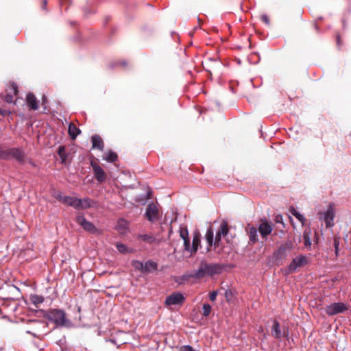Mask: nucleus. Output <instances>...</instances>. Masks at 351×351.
I'll list each match as a JSON object with an SVG mask.
<instances>
[{
  "label": "nucleus",
  "mask_w": 351,
  "mask_h": 351,
  "mask_svg": "<svg viewBox=\"0 0 351 351\" xmlns=\"http://www.w3.org/2000/svg\"><path fill=\"white\" fill-rule=\"evenodd\" d=\"M5 114H6V111L0 108V114L2 116H5Z\"/></svg>",
  "instance_id": "obj_50"
},
{
  "label": "nucleus",
  "mask_w": 351,
  "mask_h": 351,
  "mask_svg": "<svg viewBox=\"0 0 351 351\" xmlns=\"http://www.w3.org/2000/svg\"><path fill=\"white\" fill-rule=\"evenodd\" d=\"M200 237L201 235L198 232L193 233L191 253H195L197 252L198 247L200 245Z\"/></svg>",
  "instance_id": "obj_22"
},
{
  "label": "nucleus",
  "mask_w": 351,
  "mask_h": 351,
  "mask_svg": "<svg viewBox=\"0 0 351 351\" xmlns=\"http://www.w3.org/2000/svg\"><path fill=\"white\" fill-rule=\"evenodd\" d=\"M206 275H207L206 271L204 269V266L203 262L200 263V265L197 271H195L193 274L189 276H183V279H188L189 278H194L197 279L202 278Z\"/></svg>",
  "instance_id": "obj_16"
},
{
  "label": "nucleus",
  "mask_w": 351,
  "mask_h": 351,
  "mask_svg": "<svg viewBox=\"0 0 351 351\" xmlns=\"http://www.w3.org/2000/svg\"><path fill=\"white\" fill-rule=\"evenodd\" d=\"M313 27H314L315 29L317 32H318V30H319V27H318V26H317L316 24H314V25H313Z\"/></svg>",
  "instance_id": "obj_55"
},
{
  "label": "nucleus",
  "mask_w": 351,
  "mask_h": 351,
  "mask_svg": "<svg viewBox=\"0 0 351 351\" xmlns=\"http://www.w3.org/2000/svg\"><path fill=\"white\" fill-rule=\"evenodd\" d=\"M42 100V105H45V102L47 101V97L45 95H43Z\"/></svg>",
  "instance_id": "obj_52"
},
{
  "label": "nucleus",
  "mask_w": 351,
  "mask_h": 351,
  "mask_svg": "<svg viewBox=\"0 0 351 351\" xmlns=\"http://www.w3.org/2000/svg\"><path fill=\"white\" fill-rule=\"evenodd\" d=\"M70 206H73L75 208H81V206H82L81 199L73 197L72 204H70Z\"/></svg>",
  "instance_id": "obj_33"
},
{
  "label": "nucleus",
  "mask_w": 351,
  "mask_h": 351,
  "mask_svg": "<svg viewBox=\"0 0 351 351\" xmlns=\"http://www.w3.org/2000/svg\"><path fill=\"white\" fill-rule=\"evenodd\" d=\"M271 334L275 338L280 339L282 337H288L289 331L287 328H284L283 332H282L280 323L275 320L271 328Z\"/></svg>",
  "instance_id": "obj_11"
},
{
  "label": "nucleus",
  "mask_w": 351,
  "mask_h": 351,
  "mask_svg": "<svg viewBox=\"0 0 351 351\" xmlns=\"http://www.w3.org/2000/svg\"><path fill=\"white\" fill-rule=\"evenodd\" d=\"M282 220V217L281 215H278L276 217V223H280Z\"/></svg>",
  "instance_id": "obj_47"
},
{
  "label": "nucleus",
  "mask_w": 351,
  "mask_h": 351,
  "mask_svg": "<svg viewBox=\"0 0 351 351\" xmlns=\"http://www.w3.org/2000/svg\"><path fill=\"white\" fill-rule=\"evenodd\" d=\"M123 223H125L124 220H121L119 221V226H123Z\"/></svg>",
  "instance_id": "obj_53"
},
{
  "label": "nucleus",
  "mask_w": 351,
  "mask_h": 351,
  "mask_svg": "<svg viewBox=\"0 0 351 351\" xmlns=\"http://www.w3.org/2000/svg\"><path fill=\"white\" fill-rule=\"evenodd\" d=\"M348 310V306L343 302H335L325 308V311L328 315H335L339 313H343Z\"/></svg>",
  "instance_id": "obj_7"
},
{
  "label": "nucleus",
  "mask_w": 351,
  "mask_h": 351,
  "mask_svg": "<svg viewBox=\"0 0 351 351\" xmlns=\"http://www.w3.org/2000/svg\"><path fill=\"white\" fill-rule=\"evenodd\" d=\"M159 240L152 233L146 231L137 232L133 235L135 250H145L148 245L158 243Z\"/></svg>",
  "instance_id": "obj_1"
},
{
  "label": "nucleus",
  "mask_w": 351,
  "mask_h": 351,
  "mask_svg": "<svg viewBox=\"0 0 351 351\" xmlns=\"http://www.w3.org/2000/svg\"><path fill=\"white\" fill-rule=\"evenodd\" d=\"M224 295L228 302H231L234 298V295L231 290H226Z\"/></svg>",
  "instance_id": "obj_37"
},
{
  "label": "nucleus",
  "mask_w": 351,
  "mask_h": 351,
  "mask_svg": "<svg viewBox=\"0 0 351 351\" xmlns=\"http://www.w3.org/2000/svg\"><path fill=\"white\" fill-rule=\"evenodd\" d=\"M246 231L249 237L250 243L254 244L258 241L257 229L254 226L246 228Z\"/></svg>",
  "instance_id": "obj_20"
},
{
  "label": "nucleus",
  "mask_w": 351,
  "mask_h": 351,
  "mask_svg": "<svg viewBox=\"0 0 351 351\" xmlns=\"http://www.w3.org/2000/svg\"><path fill=\"white\" fill-rule=\"evenodd\" d=\"M29 299L32 303L36 306H37L38 304L43 303L45 300L43 296L36 294L31 295Z\"/></svg>",
  "instance_id": "obj_26"
},
{
  "label": "nucleus",
  "mask_w": 351,
  "mask_h": 351,
  "mask_svg": "<svg viewBox=\"0 0 351 351\" xmlns=\"http://www.w3.org/2000/svg\"><path fill=\"white\" fill-rule=\"evenodd\" d=\"M104 159L108 162H114L117 159V154L115 152L109 151L108 153H106V156L104 157Z\"/></svg>",
  "instance_id": "obj_28"
},
{
  "label": "nucleus",
  "mask_w": 351,
  "mask_h": 351,
  "mask_svg": "<svg viewBox=\"0 0 351 351\" xmlns=\"http://www.w3.org/2000/svg\"><path fill=\"white\" fill-rule=\"evenodd\" d=\"M213 231L211 228L207 230L206 233V240L208 243V246L206 248L207 252H210L211 250V247L214 245L215 239H213Z\"/></svg>",
  "instance_id": "obj_21"
},
{
  "label": "nucleus",
  "mask_w": 351,
  "mask_h": 351,
  "mask_svg": "<svg viewBox=\"0 0 351 351\" xmlns=\"http://www.w3.org/2000/svg\"><path fill=\"white\" fill-rule=\"evenodd\" d=\"M180 351H197L193 349V348L191 346H182L180 347Z\"/></svg>",
  "instance_id": "obj_40"
},
{
  "label": "nucleus",
  "mask_w": 351,
  "mask_h": 351,
  "mask_svg": "<svg viewBox=\"0 0 351 351\" xmlns=\"http://www.w3.org/2000/svg\"><path fill=\"white\" fill-rule=\"evenodd\" d=\"M88 14V11L84 10V14H85V15H87Z\"/></svg>",
  "instance_id": "obj_56"
},
{
  "label": "nucleus",
  "mask_w": 351,
  "mask_h": 351,
  "mask_svg": "<svg viewBox=\"0 0 351 351\" xmlns=\"http://www.w3.org/2000/svg\"><path fill=\"white\" fill-rule=\"evenodd\" d=\"M12 89L14 95H16L18 94L17 86L16 84H12Z\"/></svg>",
  "instance_id": "obj_45"
},
{
  "label": "nucleus",
  "mask_w": 351,
  "mask_h": 351,
  "mask_svg": "<svg viewBox=\"0 0 351 351\" xmlns=\"http://www.w3.org/2000/svg\"><path fill=\"white\" fill-rule=\"evenodd\" d=\"M217 294H218V293L217 291H213L210 292L209 294L210 300L213 302L215 301L216 300Z\"/></svg>",
  "instance_id": "obj_43"
},
{
  "label": "nucleus",
  "mask_w": 351,
  "mask_h": 351,
  "mask_svg": "<svg viewBox=\"0 0 351 351\" xmlns=\"http://www.w3.org/2000/svg\"><path fill=\"white\" fill-rule=\"evenodd\" d=\"M272 230L271 226L267 221L262 222L258 227V231L263 239L270 234Z\"/></svg>",
  "instance_id": "obj_17"
},
{
  "label": "nucleus",
  "mask_w": 351,
  "mask_h": 351,
  "mask_svg": "<svg viewBox=\"0 0 351 351\" xmlns=\"http://www.w3.org/2000/svg\"><path fill=\"white\" fill-rule=\"evenodd\" d=\"M340 36H337V45H340Z\"/></svg>",
  "instance_id": "obj_54"
},
{
  "label": "nucleus",
  "mask_w": 351,
  "mask_h": 351,
  "mask_svg": "<svg viewBox=\"0 0 351 351\" xmlns=\"http://www.w3.org/2000/svg\"><path fill=\"white\" fill-rule=\"evenodd\" d=\"M44 316L48 320L55 323L57 326L69 328L71 326V322L66 318V314L63 310L50 309L45 313Z\"/></svg>",
  "instance_id": "obj_2"
},
{
  "label": "nucleus",
  "mask_w": 351,
  "mask_h": 351,
  "mask_svg": "<svg viewBox=\"0 0 351 351\" xmlns=\"http://www.w3.org/2000/svg\"><path fill=\"white\" fill-rule=\"evenodd\" d=\"M261 20L265 23L266 25H269V18L266 14H263L261 16Z\"/></svg>",
  "instance_id": "obj_41"
},
{
  "label": "nucleus",
  "mask_w": 351,
  "mask_h": 351,
  "mask_svg": "<svg viewBox=\"0 0 351 351\" xmlns=\"http://www.w3.org/2000/svg\"><path fill=\"white\" fill-rule=\"evenodd\" d=\"M184 300L183 294L178 292L173 293L166 298L165 304L167 306L182 305Z\"/></svg>",
  "instance_id": "obj_9"
},
{
  "label": "nucleus",
  "mask_w": 351,
  "mask_h": 351,
  "mask_svg": "<svg viewBox=\"0 0 351 351\" xmlns=\"http://www.w3.org/2000/svg\"><path fill=\"white\" fill-rule=\"evenodd\" d=\"M27 106L34 110L38 109V104L36 97L32 93H29L26 97Z\"/></svg>",
  "instance_id": "obj_18"
},
{
  "label": "nucleus",
  "mask_w": 351,
  "mask_h": 351,
  "mask_svg": "<svg viewBox=\"0 0 351 351\" xmlns=\"http://www.w3.org/2000/svg\"><path fill=\"white\" fill-rule=\"evenodd\" d=\"M189 232L186 228H180V236L182 239H188Z\"/></svg>",
  "instance_id": "obj_34"
},
{
  "label": "nucleus",
  "mask_w": 351,
  "mask_h": 351,
  "mask_svg": "<svg viewBox=\"0 0 351 351\" xmlns=\"http://www.w3.org/2000/svg\"><path fill=\"white\" fill-rule=\"evenodd\" d=\"M202 315L204 317H207L211 312V306L208 304H204L202 307Z\"/></svg>",
  "instance_id": "obj_32"
},
{
  "label": "nucleus",
  "mask_w": 351,
  "mask_h": 351,
  "mask_svg": "<svg viewBox=\"0 0 351 351\" xmlns=\"http://www.w3.org/2000/svg\"><path fill=\"white\" fill-rule=\"evenodd\" d=\"M156 269H157V264L152 261H148L144 265V272H150Z\"/></svg>",
  "instance_id": "obj_25"
},
{
  "label": "nucleus",
  "mask_w": 351,
  "mask_h": 351,
  "mask_svg": "<svg viewBox=\"0 0 351 351\" xmlns=\"http://www.w3.org/2000/svg\"><path fill=\"white\" fill-rule=\"evenodd\" d=\"M76 221L88 232L93 233L97 231L95 226L91 222L88 221L83 215H77L76 217Z\"/></svg>",
  "instance_id": "obj_12"
},
{
  "label": "nucleus",
  "mask_w": 351,
  "mask_h": 351,
  "mask_svg": "<svg viewBox=\"0 0 351 351\" xmlns=\"http://www.w3.org/2000/svg\"><path fill=\"white\" fill-rule=\"evenodd\" d=\"M90 166L93 169L95 178L101 184L107 179V174L95 160L90 161Z\"/></svg>",
  "instance_id": "obj_6"
},
{
  "label": "nucleus",
  "mask_w": 351,
  "mask_h": 351,
  "mask_svg": "<svg viewBox=\"0 0 351 351\" xmlns=\"http://www.w3.org/2000/svg\"><path fill=\"white\" fill-rule=\"evenodd\" d=\"M203 264L208 276H213L216 274L219 273L222 269V267L219 264H208L206 263H203Z\"/></svg>",
  "instance_id": "obj_14"
},
{
  "label": "nucleus",
  "mask_w": 351,
  "mask_h": 351,
  "mask_svg": "<svg viewBox=\"0 0 351 351\" xmlns=\"http://www.w3.org/2000/svg\"><path fill=\"white\" fill-rule=\"evenodd\" d=\"M293 247V243L288 241L284 244H282L278 249L274 252V258L279 263L280 261H282L287 255V252H290Z\"/></svg>",
  "instance_id": "obj_5"
},
{
  "label": "nucleus",
  "mask_w": 351,
  "mask_h": 351,
  "mask_svg": "<svg viewBox=\"0 0 351 351\" xmlns=\"http://www.w3.org/2000/svg\"><path fill=\"white\" fill-rule=\"evenodd\" d=\"M184 240V250L186 251H189V252H191V247L190 245V241H189V239H183Z\"/></svg>",
  "instance_id": "obj_38"
},
{
  "label": "nucleus",
  "mask_w": 351,
  "mask_h": 351,
  "mask_svg": "<svg viewBox=\"0 0 351 351\" xmlns=\"http://www.w3.org/2000/svg\"><path fill=\"white\" fill-rule=\"evenodd\" d=\"M80 132V130L74 123H71L69 125L68 132L71 139L75 140Z\"/></svg>",
  "instance_id": "obj_24"
},
{
  "label": "nucleus",
  "mask_w": 351,
  "mask_h": 351,
  "mask_svg": "<svg viewBox=\"0 0 351 351\" xmlns=\"http://www.w3.org/2000/svg\"><path fill=\"white\" fill-rule=\"evenodd\" d=\"M46 5H47V0H43V6H42V8H43V9H45Z\"/></svg>",
  "instance_id": "obj_51"
},
{
  "label": "nucleus",
  "mask_w": 351,
  "mask_h": 351,
  "mask_svg": "<svg viewBox=\"0 0 351 351\" xmlns=\"http://www.w3.org/2000/svg\"><path fill=\"white\" fill-rule=\"evenodd\" d=\"M60 3L61 4H64V3L70 4L71 1H70V0H60Z\"/></svg>",
  "instance_id": "obj_49"
},
{
  "label": "nucleus",
  "mask_w": 351,
  "mask_h": 351,
  "mask_svg": "<svg viewBox=\"0 0 351 351\" xmlns=\"http://www.w3.org/2000/svg\"><path fill=\"white\" fill-rule=\"evenodd\" d=\"M3 151H4V147H3L1 145H0V159L1 160H2V158H3Z\"/></svg>",
  "instance_id": "obj_46"
},
{
  "label": "nucleus",
  "mask_w": 351,
  "mask_h": 351,
  "mask_svg": "<svg viewBox=\"0 0 351 351\" xmlns=\"http://www.w3.org/2000/svg\"><path fill=\"white\" fill-rule=\"evenodd\" d=\"M26 162H28L32 167H36V164L31 159H26Z\"/></svg>",
  "instance_id": "obj_48"
},
{
  "label": "nucleus",
  "mask_w": 351,
  "mask_h": 351,
  "mask_svg": "<svg viewBox=\"0 0 351 351\" xmlns=\"http://www.w3.org/2000/svg\"><path fill=\"white\" fill-rule=\"evenodd\" d=\"M91 141L93 143L92 148L93 149H97L100 151L104 150V143L102 140V138L97 134L93 135L91 137Z\"/></svg>",
  "instance_id": "obj_19"
},
{
  "label": "nucleus",
  "mask_w": 351,
  "mask_h": 351,
  "mask_svg": "<svg viewBox=\"0 0 351 351\" xmlns=\"http://www.w3.org/2000/svg\"><path fill=\"white\" fill-rule=\"evenodd\" d=\"M65 196L62 195V193L60 192H58L56 195H55V197L59 200L60 202H63V199Z\"/></svg>",
  "instance_id": "obj_44"
},
{
  "label": "nucleus",
  "mask_w": 351,
  "mask_h": 351,
  "mask_svg": "<svg viewBox=\"0 0 351 351\" xmlns=\"http://www.w3.org/2000/svg\"><path fill=\"white\" fill-rule=\"evenodd\" d=\"M3 158L2 160H15L19 164L24 165L26 162V154L25 151L19 147L4 148Z\"/></svg>",
  "instance_id": "obj_3"
},
{
  "label": "nucleus",
  "mask_w": 351,
  "mask_h": 351,
  "mask_svg": "<svg viewBox=\"0 0 351 351\" xmlns=\"http://www.w3.org/2000/svg\"><path fill=\"white\" fill-rule=\"evenodd\" d=\"M145 192L143 194L136 195L135 201L142 205L145 204L147 200L151 197L152 191L147 186H144Z\"/></svg>",
  "instance_id": "obj_15"
},
{
  "label": "nucleus",
  "mask_w": 351,
  "mask_h": 351,
  "mask_svg": "<svg viewBox=\"0 0 351 351\" xmlns=\"http://www.w3.org/2000/svg\"><path fill=\"white\" fill-rule=\"evenodd\" d=\"M229 232L228 223L226 221H223L219 230H217L214 242V247L216 248L219 245L222 236H226Z\"/></svg>",
  "instance_id": "obj_8"
},
{
  "label": "nucleus",
  "mask_w": 351,
  "mask_h": 351,
  "mask_svg": "<svg viewBox=\"0 0 351 351\" xmlns=\"http://www.w3.org/2000/svg\"><path fill=\"white\" fill-rule=\"evenodd\" d=\"M144 217L148 221L155 223L160 220L162 213L159 210L157 204L151 203L147 205Z\"/></svg>",
  "instance_id": "obj_4"
},
{
  "label": "nucleus",
  "mask_w": 351,
  "mask_h": 351,
  "mask_svg": "<svg viewBox=\"0 0 351 351\" xmlns=\"http://www.w3.org/2000/svg\"><path fill=\"white\" fill-rule=\"evenodd\" d=\"M58 154L61 158L62 162H66L67 158V154H66V150L64 146H60L58 148Z\"/></svg>",
  "instance_id": "obj_30"
},
{
  "label": "nucleus",
  "mask_w": 351,
  "mask_h": 351,
  "mask_svg": "<svg viewBox=\"0 0 351 351\" xmlns=\"http://www.w3.org/2000/svg\"><path fill=\"white\" fill-rule=\"evenodd\" d=\"M4 100L7 103H9V104L12 103L13 102V96L11 94H7L4 97Z\"/></svg>",
  "instance_id": "obj_42"
},
{
  "label": "nucleus",
  "mask_w": 351,
  "mask_h": 351,
  "mask_svg": "<svg viewBox=\"0 0 351 351\" xmlns=\"http://www.w3.org/2000/svg\"><path fill=\"white\" fill-rule=\"evenodd\" d=\"M320 215H323L324 220L327 228L334 226L335 210L332 206H330L325 212L320 213Z\"/></svg>",
  "instance_id": "obj_13"
},
{
  "label": "nucleus",
  "mask_w": 351,
  "mask_h": 351,
  "mask_svg": "<svg viewBox=\"0 0 351 351\" xmlns=\"http://www.w3.org/2000/svg\"><path fill=\"white\" fill-rule=\"evenodd\" d=\"M133 267L144 272V265L139 261H133Z\"/></svg>",
  "instance_id": "obj_35"
},
{
  "label": "nucleus",
  "mask_w": 351,
  "mask_h": 351,
  "mask_svg": "<svg viewBox=\"0 0 351 351\" xmlns=\"http://www.w3.org/2000/svg\"><path fill=\"white\" fill-rule=\"evenodd\" d=\"M339 243H340V238L338 237H335L333 239V246L335 248V256L337 257L339 256Z\"/></svg>",
  "instance_id": "obj_31"
},
{
  "label": "nucleus",
  "mask_w": 351,
  "mask_h": 351,
  "mask_svg": "<svg viewBox=\"0 0 351 351\" xmlns=\"http://www.w3.org/2000/svg\"><path fill=\"white\" fill-rule=\"evenodd\" d=\"M311 230L305 229L304 231L303 232L302 240H303L304 246L307 248H311Z\"/></svg>",
  "instance_id": "obj_23"
},
{
  "label": "nucleus",
  "mask_w": 351,
  "mask_h": 351,
  "mask_svg": "<svg viewBox=\"0 0 351 351\" xmlns=\"http://www.w3.org/2000/svg\"><path fill=\"white\" fill-rule=\"evenodd\" d=\"M81 201H82V206H81L82 209H86L88 208L93 207L95 204V202L90 198H84V199H81Z\"/></svg>",
  "instance_id": "obj_27"
},
{
  "label": "nucleus",
  "mask_w": 351,
  "mask_h": 351,
  "mask_svg": "<svg viewBox=\"0 0 351 351\" xmlns=\"http://www.w3.org/2000/svg\"><path fill=\"white\" fill-rule=\"evenodd\" d=\"M117 248L122 254H125L128 252V247L126 245L122 244V243H117Z\"/></svg>",
  "instance_id": "obj_36"
},
{
  "label": "nucleus",
  "mask_w": 351,
  "mask_h": 351,
  "mask_svg": "<svg viewBox=\"0 0 351 351\" xmlns=\"http://www.w3.org/2000/svg\"><path fill=\"white\" fill-rule=\"evenodd\" d=\"M73 197L65 196L63 199V204L70 206L72 204V199Z\"/></svg>",
  "instance_id": "obj_39"
},
{
  "label": "nucleus",
  "mask_w": 351,
  "mask_h": 351,
  "mask_svg": "<svg viewBox=\"0 0 351 351\" xmlns=\"http://www.w3.org/2000/svg\"><path fill=\"white\" fill-rule=\"evenodd\" d=\"M308 263L307 258L304 255H300L292 260L289 265L290 272L295 271L298 267H302Z\"/></svg>",
  "instance_id": "obj_10"
},
{
  "label": "nucleus",
  "mask_w": 351,
  "mask_h": 351,
  "mask_svg": "<svg viewBox=\"0 0 351 351\" xmlns=\"http://www.w3.org/2000/svg\"><path fill=\"white\" fill-rule=\"evenodd\" d=\"M290 213L295 216L302 224L304 223L306 219L303 215L299 213L294 208L291 207L289 209Z\"/></svg>",
  "instance_id": "obj_29"
}]
</instances>
